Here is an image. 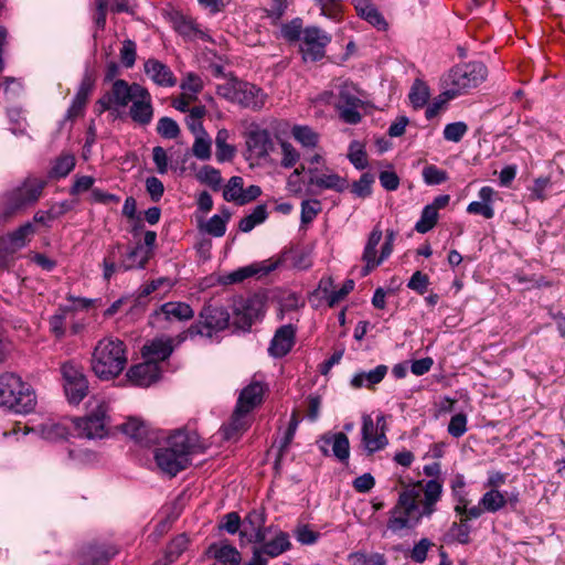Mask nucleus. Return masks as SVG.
Wrapping results in <instances>:
<instances>
[{
    "mask_svg": "<svg viewBox=\"0 0 565 565\" xmlns=\"http://www.w3.org/2000/svg\"><path fill=\"white\" fill-rule=\"evenodd\" d=\"M189 539L185 534L174 537L168 545L166 557L169 563L175 562L180 555L188 548Z\"/></svg>",
    "mask_w": 565,
    "mask_h": 565,
    "instance_id": "obj_53",
    "label": "nucleus"
},
{
    "mask_svg": "<svg viewBox=\"0 0 565 565\" xmlns=\"http://www.w3.org/2000/svg\"><path fill=\"white\" fill-rule=\"evenodd\" d=\"M320 450L329 455L331 447L332 455L341 462H347L350 457V441L344 433H327L320 438Z\"/></svg>",
    "mask_w": 565,
    "mask_h": 565,
    "instance_id": "obj_22",
    "label": "nucleus"
},
{
    "mask_svg": "<svg viewBox=\"0 0 565 565\" xmlns=\"http://www.w3.org/2000/svg\"><path fill=\"white\" fill-rule=\"evenodd\" d=\"M230 315L223 307L205 305L199 315V321L178 335V343L196 335L212 337L214 332L227 328Z\"/></svg>",
    "mask_w": 565,
    "mask_h": 565,
    "instance_id": "obj_9",
    "label": "nucleus"
},
{
    "mask_svg": "<svg viewBox=\"0 0 565 565\" xmlns=\"http://www.w3.org/2000/svg\"><path fill=\"white\" fill-rule=\"evenodd\" d=\"M63 387L70 403L78 404L88 393V382L81 366L65 362L61 366Z\"/></svg>",
    "mask_w": 565,
    "mask_h": 565,
    "instance_id": "obj_11",
    "label": "nucleus"
},
{
    "mask_svg": "<svg viewBox=\"0 0 565 565\" xmlns=\"http://www.w3.org/2000/svg\"><path fill=\"white\" fill-rule=\"evenodd\" d=\"M267 218V210L265 205H257L253 212L239 221L238 228L244 232H250L255 226L263 223Z\"/></svg>",
    "mask_w": 565,
    "mask_h": 565,
    "instance_id": "obj_49",
    "label": "nucleus"
},
{
    "mask_svg": "<svg viewBox=\"0 0 565 565\" xmlns=\"http://www.w3.org/2000/svg\"><path fill=\"white\" fill-rule=\"evenodd\" d=\"M244 191V180L242 177H232L223 189V198L227 202L241 204V198Z\"/></svg>",
    "mask_w": 565,
    "mask_h": 565,
    "instance_id": "obj_48",
    "label": "nucleus"
},
{
    "mask_svg": "<svg viewBox=\"0 0 565 565\" xmlns=\"http://www.w3.org/2000/svg\"><path fill=\"white\" fill-rule=\"evenodd\" d=\"M143 86L139 83H128L125 79L117 78L111 87L95 104V113L102 115L107 110H118L127 107L139 94Z\"/></svg>",
    "mask_w": 565,
    "mask_h": 565,
    "instance_id": "obj_10",
    "label": "nucleus"
},
{
    "mask_svg": "<svg viewBox=\"0 0 565 565\" xmlns=\"http://www.w3.org/2000/svg\"><path fill=\"white\" fill-rule=\"evenodd\" d=\"M36 405L33 388L15 373L0 375V407L15 413H30Z\"/></svg>",
    "mask_w": 565,
    "mask_h": 565,
    "instance_id": "obj_4",
    "label": "nucleus"
},
{
    "mask_svg": "<svg viewBox=\"0 0 565 565\" xmlns=\"http://www.w3.org/2000/svg\"><path fill=\"white\" fill-rule=\"evenodd\" d=\"M441 494L443 486L437 480H429L425 484L418 482L403 490L395 505L388 511L383 536H404L414 530L422 519L430 518L435 513Z\"/></svg>",
    "mask_w": 565,
    "mask_h": 565,
    "instance_id": "obj_1",
    "label": "nucleus"
},
{
    "mask_svg": "<svg viewBox=\"0 0 565 565\" xmlns=\"http://www.w3.org/2000/svg\"><path fill=\"white\" fill-rule=\"evenodd\" d=\"M45 186L46 181L42 178L28 177L24 179L20 185L4 194L0 220L6 222L19 212L35 204L42 196Z\"/></svg>",
    "mask_w": 565,
    "mask_h": 565,
    "instance_id": "obj_5",
    "label": "nucleus"
},
{
    "mask_svg": "<svg viewBox=\"0 0 565 565\" xmlns=\"http://www.w3.org/2000/svg\"><path fill=\"white\" fill-rule=\"evenodd\" d=\"M137 50L136 43L131 40H125L120 49V61L126 68H131L136 63Z\"/></svg>",
    "mask_w": 565,
    "mask_h": 565,
    "instance_id": "obj_64",
    "label": "nucleus"
},
{
    "mask_svg": "<svg viewBox=\"0 0 565 565\" xmlns=\"http://www.w3.org/2000/svg\"><path fill=\"white\" fill-rule=\"evenodd\" d=\"M383 417L377 418L375 424L370 415L363 416L362 443L367 454H374L387 445Z\"/></svg>",
    "mask_w": 565,
    "mask_h": 565,
    "instance_id": "obj_14",
    "label": "nucleus"
},
{
    "mask_svg": "<svg viewBox=\"0 0 565 565\" xmlns=\"http://www.w3.org/2000/svg\"><path fill=\"white\" fill-rule=\"evenodd\" d=\"M74 312L75 309L72 307H61L52 317H50V330L56 338L61 339L65 335V321L67 318H73Z\"/></svg>",
    "mask_w": 565,
    "mask_h": 565,
    "instance_id": "obj_42",
    "label": "nucleus"
},
{
    "mask_svg": "<svg viewBox=\"0 0 565 565\" xmlns=\"http://www.w3.org/2000/svg\"><path fill=\"white\" fill-rule=\"evenodd\" d=\"M231 212L227 207L221 210V214L213 215L203 226L202 230L211 236L222 237L226 232V226L231 220Z\"/></svg>",
    "mask_w": 565,
    "mask_h": 565,
    "instance_id": "obj_39",
    "label": "nucleus"
},
{
    "mask_svg": "<svg viewBox=\"0 0 565 565\" xmlns=\"http://www.w3.org/2000/svg\"><path fill=\"white\" fill-rule=\"evenodd\" d=\"M173 340L169 337L156 338L142 348V355L146 359L158 363L170 356L173 351Z\"/></svg>",
    "mask_w": 565,
    "mask_h": 565,
    "instance_id": "obj_31",
    "label": "nucleus"
},
{
    "mask_svg": "<svg viewBox=\"0 0 565 565\" xmlns=\"http://www.w3.org/2000/svg\"><path fill=\"white\" fill-rule=\"evenodd\" d=\"M348 158L358 170H363L367 167L366 152L363 146L358 141L350 143Z\"/></svg>",
    "mask_w": 565,
    "mask_h": 565,
    "instance_id": "obj_55",
    "label": "nucleus"
},
{
    "mask_svg": "<svg viewBox=\"0 0 565 565\" xmlns=\"http://www.w3.org/2000/svg\"><path fill=\"white\" fill-rule=\"evenodd\" d=\"M127 362L126 344L117 338L106 337L96 343L92 353L90 367L98 379L109 381L121 374Z\"/></svg>",
    "mask_w": 565,
    "mask_h": 565,
    "instance_id": "obj_3",
    "label": "nucleus"
},
{
    "mask_svg": "<svg viewBox=\"0 0 565 565\" xmlns=\"http://www.w3.org/2000/svg\"><path fill=\"white\" fill-rule=\"evenodd\" d=\"M468 131V126L463 121H456L445 126L443 136L445 140L459 142Z\"/></svg>",
    "mask_w": 565,
    "mask_h": 565,
    "instance_id": "obj_59",
    "label": "nucleus"
},
{
    "mask_svg": "<svg viewBox=\"0 0 565 565\" xmlns=\"http://www.w3.org/2000/svg\"><path fill=\"white\" fill-rule=\"evenodd\" d=\"M203 451L195 431L179 429L169 436L164 447L156 450L154 460L162 472L174 477L190 465V455Z\"/></svg>",
    "mask_w": 565,
    "mask_h": 565,
    "instance_id": "obj_2",
    "label": "nucleus"
},
{
    "mask_svg": "<svg viewBox=\"0 0 565 565\" xmlns=\"http://www.w3.org/2000/svg\"><path fill=\"white\" fill-rule=\"evenodd\" d=\"M480 201H473L468 204L467 212L469 214L482 215L484 218L490 220L494 216L493 198L495 191L491 186H482L479 190Z\"/></svg>",
    "mask_w": 565,
    "mask_h": 565,
    "instance_id": "obj_30",
    "label": "nucleus"
},
{
    "mask_svg": "<svg viewBox=\"0 0 565 565\" xmlns=\"http://www.w3.org/2000/svg\"><path fill=\"white\" fill-rule=\"evenodd\" d=\"M437 221L438 212L435 211L434 206L426 205L422 211L420 218L415 224V230L420 234H425L434 228Z\"/></svg>",
    "mask_w": 565,
    "mask_h": 565,
    "instance_id": "obj_51",
    "label": "nucleus"
},
{
    "mask_svg": "<svg viewBox=\"0 0 565 565\" xmlns=\"http://www.w3.org/2000/svg\"><path fill=\"white\" fill-rule=\"evenodd\" d=\"M129 105L128 114L135 124L146 127L152 121L154 108L148 88L143 86Z\"/></svg>",
    "mask_w": 565,
    "mask_h": 565,
    "instance_id": "obj_17",
    "label": "nucleus"
},
{
    "mask_svg": "<svg viewBox=\"0 0 565 565\" xmlns=\"http://www.w3.org/2000/svg\"><path fill=\"white\" fill-rule=\"evenodd\" d=\"M121 430L124 434L129 436L132 439L138 441H142L146 435L147 428L146 425L137 418H129L126 423L121 425Z\"/></svg>",
    "mask_w": 565,
    "mask_h": 565,
    "instance_id": "obj_57",
    "label": "nucleus"
},
{
    "mask_svg": "<svg viewBox=\"0 0 565 565\" xmlns=\"http://www.w3.org/2000/svg\"><path fill=\"white\" fill-rule=\"evenodd\" d=\"M296 333L297 329L292 324L279 327L269 343V355L276 359L287 355L296 343Z\"/></svg>",
    "mask_w": 565,
    "mask_h": 565,
    "instance_id": "obj_18",
    "label": "nucleus"
},
{
    "mask_svg": "<svg viewBox=\"0 0 565 565\" xmlns=\"http://www.w3.org/2000/svg\"><path fill=\"white\" fill-rule=\"evenodd\" d=\"M290 134L305 149H315L320 141V135L307 125H294Z\"/></svg>",
    "mask_w": 565,
    "mask_h": 565,
    "instance_id": "obj_38",
    "label": "nucleus"
},
{
    "mask_svg": "<svg viewBox=\"0 0 565 565\" xmlns=\"http://www.w3.org/2000/svg\"><path fill=\"white\" fill-rule=\"evenodd\" d=\"M246 147L250 156L267 161L274 150V141L267 129L253 124L246 135Z\"/></svg>",
    "mask_w": 565,
    "mask_h": 565,
    "instance_id": "obj_15",
    "label": "nucleus"
},
{
    "mask_svg": "<svg viewBox=\"0 0 565 565\" xmlns=\"http://www.w3.org/2000/svg\"><path fill=\"white\" fill-rule=\"evenodd\" d=\"M121 245L119 243L109 246L103 260L104 279L109 280L116 271H122L116 263L117 255L120 253Z\"/></svg>",
    "mask_w": 565,
    "mask_h": 565,
    "instance_id": "obj_50",
    "label": "nucleus"
},
{
    "mask_svg": "<svg viewBox=\"0 0 565 565\" xmlns=\"http://www.w3.org/2000/svg\"><path fill=\"white\" fill-rule=\"evenodd\" d=\"M518 501V493L508 494L500 489H488L480 498V504L487 513H497L504 509L508 503H516Z\"/></svg>",
    "mask_w": 565,
    "mask_h": 565,
    "instance_id": "obj_28",
    "label": "nucleus"
},
{
    "mask_svg": "<svg viewBox=\"0 0 565 565\" xmlns=\"http://www.w3.org/2000/svg\"><path fill=\"white\" fill-rule=\"evenodd\" d=\"M244 323L250 326L255 320L262 318L265 313V302L259 296H252L245 300L242 306Z\"/></svg>",
    "mask_w": 565,
    "mask_h": 565,
    "instance_id": "obj_41",
    "label": "nucleus"
},
{
    "mask_svg": "<svg viewBox=\"0 0 565 565\" xmlns=\"http://www.w3.org/2000/svg\"><path fill=\"white\" fill-rule=\"evenodd\" d=\"M259 546L267 557H277L291 548V542L288 533L278 530L270 541H264Z\"/></svg>",
    "mask_w": 565,
    "mask_h": 565,
    "instance_id": "obj_35",
    "label": "nucleus"
},
{
    "mask_svg": "<svg viewBox=\"0 0 565 565\" xmlns=\"http://www.w3.org/2000/svg\"><path fill=\"white\" fill-rule=\"evenodd\" d=\"M265 514L263 511H250L243 522L244 529L241 531V537H246L248 543H262L267 537L268 529L265 527Z\"/></svg>",
    "mask_w": 565,
    "mask_h": 565,
    "instance_id": "obj_20",
    "label": "nucleus"
},
{
    "mask_svg": "<svg viewBox=\"0 0 565 565\" xmlns=\"http://www.w3.org/2000/svg\"><path fill=\"white\" fill-rule=\"evenodd\" d=\"M487 77V67L481 62L456 65L441 78L444 95L455 98L480 85Z\"/></svg>",
    "mask_w": 565,
    "mask_h": 565,
    "instance_id": "obj_6",
    "label": "nucleus"
},
{
    "mask_svg": "<svg viewBox=\"0 0 565 565\" xmlns=\"http://www.w3.org/2000/svg\"><path fill=\"white\" fill-rule=\"evenodd\" d=\"M305 171V166H300L298 168H295L294 171L289 174L286 182V189L289 193L292 195L299 196L302 194L303 191V181H302V173Z\"/></svg>",
    "mask_w": 565,
    "mask_h": 565,
    "instance_id": "obj_60",
    "label": "nucleus"
},
{
    "mask_svg": "<svg viewBox=\"0 0 565 565\" xmlns=\"http://www.w3.org/2000/svg\"><path fill=\"white\" fill-rule=\"evenodd\" d=\"M467 415L462 413L455 414L448 424L447 431L450 436L459 438L467 431Z\"/></svg>",
    "mask_w": 565,
    "mask_h": 565,
    "instance_id": "obj_62",
    "label": "nucleus"
},
{
    "mask_svg": "<svg viewBox=\"0 0 565 565\" xmlns=\"http://www.w3.org/2000/svg\"><path fill=\"white\" fill-rule=\"evenodd\" d=\"M205 555L222 565H239L242 562L241 552L227 541H218L210 544L205 551Z\"/></svg>",
    "mask_w": 565,
    "mask_h": 565,
    "instance_id": "obj_25",
    "label": "nucleus"
},
{
    "mask_svg": "<svg viewBox=\"0 0 565 565\" xmlns=\"http://www.w3.org/2000/svg\"><path fill=\"white\" fill-rule=\"evenodd\" d=\"M196 178L201 183L210 185L213 190H218L221 188V172L211 166H204L196 174Z\"/></svg>",
    "mask_w": 565,
    "mask_h": 565,
    "instance_id": "obj_54",
    "label": "nucleus"
},
{
    "mask_svg": "<svg viewBox=\"0 0 565 565\" xmlns=\"http://www.w3.org/2000/svg\"><path fill=\"white\" fill-rule=\"evenodd\" d=\"M127 377L132 384L146 387L160 377V367L158 363L146 359V362L131 366Z\"/></svg>",
    "mask_w": 565,
    "mask_h": 565,
    "instance_id": "obj_24",
    "label": "nucleus"
},
{
    "mask_svg": "<svg viewBox=\"0 0 565 565\" xmlns=\"http://www.w3.org/2000/svg\"><path fill=\"white\" fill-rule=\"evenodd\" d=\"M382 236L383 233L377 226L374 227L369 235L362 254V260L364 263V266L361 268L362 277L367 276L373 269L382 264V262H380V256L377 257V246Z\"/></svg>",
    "mask_w": 565,
    "mask_h": 565,
    "instance_id": "obj_26",
    "label": "nucleus"
},
{
    "mask_svg": "<svg viewBox=\"0 0 565 565\" xmlns=\"http://www.w3.org/2000/svg\"><path fill=\"white\" fill-rule=\"evenodd\" d=\"M168 19L173 30L184 39L195 40L205 38V33L199 28L195 21L180 11L170 12Z\"/></svg>",
    "mask_w": 565,
    "mask_h": 565,
    "instance_id": "obj_27",
    "label": "nucleus"
},
{
    "mask_svg": "<svg viewBox=\"0 0 565 565\" xmlns=\"http://www.w3.org/2000/svg\"><path fill=\"white\" fill-rule=\"evenodd\" d=\"M35 234V227L31 222H26L12 232L0 237L2 249L9 253H17L24 248Z\"/></svg>",
    "mask_w": 565,
    "mask_h": 565,
    "instance_id": "obj_21",
    "label": "nucleus"
},
{
    "mask_svg": "<svg viewBox=\"0 0 565 565\" xmlns=\"http://www.w3.org/2000/svg\"><path fill=\"white\" fill-rule=\"evenodd\" d=\"M352 4L358 15L379 31H385L387 29L388 24L386 20L371 0H352Z\"/></svg>",
    "mask_w": 565,
    "mask_h": 565,
    "instance_id": "obj_29",
    "label": "nucleus"
},
{
    "mask_svg": "<svg viewBox=\"0 0 565 565\" xmlns=\"http://www.w3.org/2000/svg\"><path fill=\"white\" fill-rule=\"evenodd\" d=\"M75 418H64L60 422H50L42 425V435L50 440L65 439L74 431Z\"/></svg>",
    "mask_w": 565,
    "mask_h": 565,
    "instance_id": "obj_37",
    "label": "nucleus"
},
{
    "mask_svg": "<svg viewBox=\"0 0 565 565\" xmlns=\"http://www.w3.org/2000/svg\"><path fill=\"white\" fill-rule=\"evenodd\" d=\"M212 140L206 131H200L192 145V153L193 156L202 161H206L211 159L212 156Z\"/></svg>",
    "mask_w": 565,
    "mask_h": 565,
    "instance_id": "obj_45",
    "label": "nucleus"
},
{
    "mask_svg": "<svg viewBox=\"0 0 565 565\" xmlns=\"http://www.w3.org/2000/svg\"><path fill=\"white\" fill-rule=\"evenodd\" d=\"M429 97L430 90L428 85L422 79H415L408 94V98L413 108H423L428 103Z\"/></svg>",
    "mask_w": 565,
    "mask_h": 565,
    "instance_id": "obj_43",
    "label": "nucleus"
},
{
    "mask_svg": "<svg viewBox=\"0 0 565 565\" xmlns=\"http://www.w3.org/2000/svg\"><path fill=\"white\" fill-rule=\"evenodd\" d=\"M321 202L317 199L305 200L301 202V223H311L317 215L321 212Z\"/></svg>",
    "mask_w": 565,
    "mask_h": 565,
    "instance_id": "obj_58",
    "label": "nucleus"
},
{
    "mask_svg": "<svg viewBox=\"0 0 565 565\" xmlns=\"http://www.w3.org/2000/svg\"><path fill=\"white\" fill-rule=\"evenodd\" d=\"M276 267L277 262H273L270 259L262 263L250 264L223 275L220 281L224 285L238 284L253 276H265L275 270Z\"/></svg>",
    "mask_w": 565,
    "mask_h": 565,
    "instance_id": "obj_19",
    "label": "nucleus"
},
{
    "mask_svg": "<svg viewBox=\"0 0 565 565\" xmlns=\"http://www.w3.org/2000/svg\"><path fill=\"white\" fill-rule=\"evenodd\" d=\"M150 257L151 252L149 249L137 245L122 257L118 263V268L122 271L145 268Z\"/></svg>",
    "mask_w": 565,
    "mask_h": 565,
    "instance_id": "obj_34",
    "label": "nucleus"
},
{
    "mask_svg": "<svg viewBox=\"0 0 565 565\" xmlns=\"http://www.w3.org/2000/svg\"><path fill=\"white\" fill-rule=\"evenodd\" d=\"M265 386L262 382L254 381L244 387L238 396L236 406L239 411L243 409L247 413L253 411L263 401Z\"/></svg>",
    "mask_w": 565,
    "mask_h": 565,
    "instance_id": "obj_32",
    "label": "nucleus"
},
{
    "mask_svg": "<svg viewBox=\"0 0 565 565\" xmlns=\"http://www.w3.org/2000/svg\"><path fill=\"white\" fill-rule=\"evenodd\" d=\"M217 94L224 99L254 111L263 109L268 95L258 86L238 79H230L217 86Z\"/></svg>",
    "mask_w": 565,
    "mask_h": 565,
    "instance_id": "obj_8",
    "label": "nucleus"
},
{
    "mask_svg": "<svg viewBox=\"0 0 565 565\" xmlns=\"http://www.w3.org/2000/svg\"><path fill=\"white\" fill-rule=\"evenodd\" d=\"M364 103L356 96L355 87L349 84L341 86L339 90L335 109L342 121L349 125H356L361 121Z\"/></svg>",
    "mask_w": 565,
    "mask_h": 565,
    "instance_id": "obj_13",
    "label": "nucleus"
},
{
    "mask_svg": "<svg viewBox=\"0 0 565 565\" xmlns=\"http://www.w3.org/2000/svg\"><path fill=\"white\" fill-rule=\"evenodd\" d=\"M470 525L466 519H460L459 522H454L450 526V533L455 540L460 544H468L470 542Z\"/></svg>",
    "mask_w": 565,
    "mask_h": 565,
    "instance_id": "obj_63",
    "label": "nucleus"
},
{
    "mask_svg": "<svg viewBox=\"0 0 565 565\" xmlns=\"http://www.w3.org/2000/svg\"><path fill=\"white\" fill-rule=\"evenodd\" d=\"M248 413L241 409L238 406H235L234 413L232 415L231 422L226 427V436L230 438L232 435L238 434L245 430L248 426L247 419Z\"/></svg>",
    "mask_w": 565,
    "mask_h": 565,
    "instance_id": "obj_52",
    "label": "nucleus"
},
{
    "mask_svg": "<svg viewBox=\"0 0 565 565\" xmlns=\"http://www.w3.org/2000/svg\"><path fill=\"white\" fill-rule=\"evenodd\" d=\"M160 312L167 320L189 321L194 317L191 306L182 301H169L160 307Z\"/></svg>",
    "mask_w": 565,
    "mask_h": 565,
    "instance_id": "obj_36",
    "label": "nucleus"
},
{
    "mask_svg": "<svg viewBox=\"0 0 565 565\" xmlns=\"http://www.w3.org/2000/svg\"><path fill=\"white\" fill-rule=\"evenodd\" d=\"M373 182L374 177L371 173H363L361 178L351 185V192L358 198H367L372 193Z\"/></svg>",
    "mask_w": 565,
    "mask_h": 565,
    "instance_id": "obj_56",
    "label": "nucleus"
},
{
    "mask_svg": "<svg viewBox=\"0 0 565 565\" xmlns=\"http://www.w3.org/2000/svg\"><path fill=\"white\" fill-rule=\"evenodd\" d=\"M145 74L158 86L173 87L177 85V77L171 68L157 58H149L143 63Z\"/></svg>",
    "mask_w": 565,
    "mask_h": 565,
    "instance_id": "obj_23",
    "label": "nucleus"
},
{
    "mask_svg": "<svg viewBox=\"0 0 565 565\" xmlns=\"http://www.w3.org/2000/svg\"><path fill=\"white\" fill-rule=\"evenodd\" d=\"M109 405L103 397L93 396L87 403V414L72 422L74 433L88 439L103 438L108 434Z\"/></svg>",
    "mask_w": 565,
    "mask_h": 565,
    "instance_id": "obj_7",
    "label": "nucleus"
},
{
    "mask_svg": "<svg viewBox=\"0 0 565 565\" xmlns=\"http://www.w3.org/2000/svg\"><path fill=\"white\" fill-rule=\"evenodd\" d=\"M331 42V35L318 26L303 29L300 51L305 61L316 62L326 54V47Z\"/></svg>",
    "mask_w": 565,
    "mask_h": 565,
    "instance_id": "obj_12",
    "label": "nucleus"
},
{
    "mask_svg": "<svg viewBox=\"0 0 565 565\" xmlns=\"http://www.w3.org/2000/svg\"><path fill=\"white\" fill-rule=\"evenodd\" d=\"M230 137V131L225 128L220 129L216 134L215 147L218 162L231 161L235 157L236 149L233 145L228 143Z\"/></svg>",
    "mask_w": 565,
    "mask_h": 565,
    "instance_id": "obj_40",
    "label": "nucleus"
},
{
    "mask_svg": "<svg viewBox=\"0 0 565 565\" xmlns=\"http://www.w3.org/2000/svg\"><path fill=\"white\" fill-rule=\"evenodd\" d=\"M75 157L70 153L61 154L50 170V177L54 179L65 178L75 167Z\"/></svg>",
    "mask_w": 565,
    "mask_h": 565,
    "instance_id": "obj_47",
    "label": "nucleus"
},
{
    "mask_svg": "<svg viewBox=\"0 0 565 565\" xmlns=\"http://www.w3.org/2000/svg\"><path fill=\"white\" fill-rule=\"evenodd\" d=\"M278 145L280 149V167L285 169L295 168L301 158L299 150L285 139L278 138Z\"/></svg>",
    "mask_w": 565,
    "mask_h": 565,
    "instance_id": "obj_44",
    "label": "nucleus"
},
{
    "mask_svg": "<svg viewBox=\"0 0 565 565\" xmlns=\"http://www.w3.org/2000/svg\"><path fill=\"white\" fill-rule=\"evenodd\" d=\"M320 9V14L334 21L340 22L343 18V6L340 0H313Z\"/></svg>",
    "mask_w": 565,
    "mask_h": 565,
    "instance_id": "obj_46",
    "label": "nucleus"
},
{
    "mask_svg": "<svg viewBox=\"0 0 565 565\" xmlns=\"http://www.w3.org/2000/svg\"><path fill=\"white\" fill-rule=\"evenodd\" d=\"M157 132L166 139H174L180 134L177 121L170 117H162L158 120Z\"/></svg>",
    "mask_w": 565,
    "mask_h": 565,
    "instance_id": "obj_61",
    "label": "nucleus"
},
{
    "mask_svg": "<svg viewBox=\"0 0 565 565\" xmlns=\"http://www.w3.org/2000/svg\"><path fill=\"white\" fill-rule=\"evenodd\" d=\"M387 370L388 369L386 365L380 364L369 372H359L353 375L350 384L355 390L361 387L372 388L383 381V379L387 374Z\"/></svg>",
    "mask_w": 565,
    "mask_h": 565,
    "instance_id": "obj_33",
    "label": "nucleus"
},
{
    "mask_svg": "<svg viewBox=\"0 0 565 565\" xmlns=\"http://www.w3.org/2000/svg\"><path fill=\"white\" fill-rule=\"evenodd\" d=\"M309 183L321 190H331L342 193L349 189V181L345 177L340 175L334 170L326 167L319 171L317 168H309Z\"/></svg>",
    "mask_w": 565,
    "mask_h": 565,
    "instance_id": "obj_16",
    "label": "nucleus"
}]
</instances>
